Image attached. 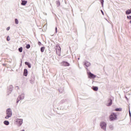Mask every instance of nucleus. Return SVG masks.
<instances>
[{
    "mask_svg": "<svg viewBox=\"0 0 131 131\" xmlns=\"http://www.w3.org/2000/svg\"><path fill=\"white\" fill-rule=\"evenodd\" d=\"M7 116L5 117L6 119H9L12 116V110L8 108L6 111Z\"/></svg>",
    "mask_w": 131,
    "mask_h": 131,
    "instance_id": "nucleus-1",
    "label": "nucleus"
},
{
    "mask_svg": "<svg viewBox=\"0 0 131 131\" xmlns=\"http://www.w3.org/2000/svg\"><path fill=\"white\" fill-rule=\"evenodd\" d=\"M110 120L111 121H113L114 120H116V119H117V115L114 113H112L110 116Z\"/></svg>",
    "mask_w": 131,
    "mask_h": 131,
    "instance_id": "nucleus-2",
    "label": "nucleus"
},
{
    "mask_svg": "<svg viewBox=\"0 0 131 131\" xmlns=\"http://www.w3.org/2000/svg\"><path fill=\"white\" fill-rule=\"evenodd\" d=\"M15 122L16 124L18 125V126H20V125H22V124L23 123V119H16L15 120Z\"/></svg>",
    "mask_w": 131,
    "mask_h": 131,
    "instance_id": "nucleus-3",
    "label": "nucleus"
},
{
    "mask_svg": "<svg viewBox=\"0 0 131 131\" xmlns=\"http://www.w3.org/2000/svg\"><path fill=\"white\" fill-rule=\"evenodd\" d=\"M56 54L57 55H60V54H61V47H60V46L59 45H56Z\"/></svg>",
    "mask_w": 131,
    "mask_h": 131,
    "instance_id": "nucleus-4",
    "label": "nucleus"
},
{
    "mask_svg": "<svg viewBox=\"0 0 131 131\" xmlns=\"http://www.w3.org/2000/svg\"><path fill=\"white\" fill-rule=\"evenodd\" d=\"M100 126H101V128H102V129L106 130V127L107 126V124H106V123H105L104 122H102L100 123Z\"/></svg>",
    "mask_w": 131,
    "mask_h": 131,
    "instance_id": "nucleus-5",
    "label": "nucleus"
},
{
    "mask_svg": "<svg viewBox=\"0 0 131 131\" xmlns=\"http://www.w3.org/2000/svg\"><path fill=\"white\" fill-rule=\"evenodd\" d=\"M61 66H63L64 67H67L68 66H70V64L67 62V61H62L61 63H60Z\"/></svg>",
    "mask_w": 131,
    "mask_h": 131,
    "instance_id": "nucleus-6",
    "label": "nucleus"
},
{
    "mask_svg": "<svg viewBox=\"0 0 131 131\" xmlns=\"http://www.w3.org/2000/svg\"><path fill=\"white\" fill-rule=\"evenodd\" d=\"M89 78H96V75H94L93 74H92V73L90 72L89 73Z\"/></svg>",
    "mask_w": 131,
    "mask_h": 131,
    "instance_id": "nucleus-7",
    "label": "nucleus"
},
{
    "mask_svg": "<svg viewBox=\"0 0 131 131\" xmlns=\"http://www.w3.org/2000/svg\"><path fill=\"white\" fill-rule=\"evenodd\" d=\"M112 104V100L111 99H108L107 101V104H106L107 106H111Z\"/></svg>",
    "mask_w": 131,
    "mask_h": 131,
    "instance_id": "nucleus-8",
    "label": "nucleus"
},
{
    "mask_svg": "<svg viewBox=\"0 0 131 131\" xmlns=\"http://www.w3.org/2000/svg\"><path fill=\"white\" fill-rule=\"evenodd\" d=\"M28 74V71H27V69H25L24 72V76H27Z\"/></svg>",
    "mask_w": 131,
    "mask_h": 131,
    "instance_id": "nucleus-9",
    "label": "nucleus"
},
{
    "mask_svg": "<svg viewBox=\"0 0 131 131\" xmlns=\"http://www.w3.org/2000/svg\"><path fill=\"white\" fill-rule=\"evenodd\" d=\"M84 65L85 66H86V67H89L91 66V63H90V62L89 61H86L85 63H84Z\"/></svg>",
    "mask_w": 131,
    "mask_h": 131,
    "instance_id": "nucleus-10",
    "label": "nucleus"
},
{
    "mask_svg": "<svg viewBox=\"0 0 131 131\" xmlns=\"http://www.w3.org/2000/svg\"><path fill=\"white\" fill-rule=\"evenodd\" d=\"M26 4H27V1H22V3H21V6H25V5H26Z\"/></svg>",
    "mask_w": 131,
    "mask_h": 131,
    "instance_id": "nucleus-11",
    "label": "nucleus"
},
{
    "mask_svg": "<svg viewBox=\"0 0 131 131\" xmlns=\"http://www.w3.org/2000/svg\"><path fill=\"white\" fill-rule=\"evenodd\" d=\"M131 13V9H128L127 11H126V15H129V14Z\"/></svg>",
    "mask_w": 131,
    "mask_h": 131,
    "instance_id": "nucleus-12",
    "label": "nucleus"
},
{
    "mask_svg": "<svg viewBox=\"0 0 131 131\" xmlns=\"http://www.w3.org/2000/svg\"><path fill=\"white\" fill-rule=\"evenodd\" d=\"M4 123L5 125H9V124H10V122L8 121H4Z\"/></svg>",
    "mask_w": 131,
    "mask_h": 131,
    "instance_id": "nucleus-13",
    "label": "nucleus"
},
{
    "mask_svg": "<svg viewBox=\"0 0 131 131\" xmlns=\"http://www.w3.org/2000/svg\"><path fill=\"white\" fill-rule=\"evenodd\" d=\"M45 49H46V47H41L40 48V51H41V53H43V52H45Z\"/></svg>",
    "mask_w": 131,
    "mask_h": 131,
    "instance_id": "nucleus-14",
    "label": "nucleus"
},
{
    "mask_svg": "<svg viewBox=\"0 0 131 131\" xmlns=\"http://www.w3.org/2000/svg\"><path fill=\"white\" fill-rule=\"evenodd\" d=\"M121 110H122L121 108H117L115 110V111H121Z\"/></svg>",
    "mask_w": 131,
    "mask_h": 131,
    "instance_id": "nucleus-15",
    "label": "nucleus"
},
{
    "mask_svg": "<svg viewBox=\"0 0 131 131\" xmlns=\"http://www.w3.org/2000/svg\"><path fill=\"white\" fill-rule=\"evenodd\" d=\"M18 51H19V52H20V53H22V52L23 51V48L20 47V48L18 49Z\"/></svg>",
    "mask_w": 131,
    "mask_h": 131,
    "instance_id": "nucleus-16",
    "label": "nucleus"
},
{
    "mask_svg": "<svg viewBox=\"0 0 131 131\" xmlns=\"http://www.w3.org/2000/svg\"><path fill=\"white\" fill-rule=\"evenodd\" d=\"M56 5H57V7H60V1H57Z\"/></svg>",
    "mask_w": 131,
    "mask_h": 131,
    "instance_id": "nucleus-17",
    "label": "nucleus"
},
{
    "mask_svg": "<svg viewBox=\"0 0 131 131\" xmlns=\"http://www.w3.org/2000/svg\"><path fill=\"white\" fill-rule=\"evenodd\" d=\"M93 90L94 91H98V90H99V89L98 88V87H94V88H93Z\"/></svg>",
    "mask_w": 131,
    "mask_h": 131,
    "instance_id": "nucleus-18",
    "label": "nucleus"
},
{
    "mask_svg": "<svg viewBox=\"0 0 131 131\" xmlns=\"http://www.w3.org/2000/svg\"><path fill=\"white\" fill-rule=\"evenodd\" d=\"M15 24H19V21L18 20V19L17 18H15Z\"/></svg>",
    "mask_w": 131,
    "mask_h": 131,
    "instance_id": "nucleus-19",
    "label": "nucleus"
},
{
    "mask_svg": "<svg viewBox=\"0 0 131 131\" xmlns=\"http://www.w3.org/2000/svg\"><path fill=\"white\" fill-rule=\"evenodd\" d=\"M26 49H30V45L28 44L26 47Z\"/></svg>",
    "mask_w": 131,
    "mask_h": 131,
    "instance_id": "nucleus-20",
    "label": "nucleus"
},
{
    "mask_svg": "<svg viewBox=\"0 0 131 131\" xmlns=\"http://www.w3.org/2000/svg\"><path fill=\"white\" fill-rule=\"evenodd\" d=\"M10 36H7V40L8 41H10Z\"/></svg>",
    "mask_w": 131,
    "mask_h": 131,
    "instance_id": "nucleus-21",
    "label": "nucleus"
},
{
    "mask_svg": "<svg viewBox=\"0 0 131 131\" xmlns=\"http://www.w3.org/2000/svg\"><path fill=\"white\" fill-rule=\"evenodd\" d=\"M127 19H129V20H131V16L129 15L127 16Z\"/></svg>",
    "mask_w": 131,
    "mask_h": 131,
    "instance_id": "nucleus-22",
    "label": "nucleus"
},
{
    "mask_svg": "<svg viewBox=\"0 0 131 131\" xmlns=\"http://www.w3.org/2000/svg\"><path fill=\"white\" fill-rule=\"evenodd\" d=\"M28 67L29 68H31V64H30V63H29V64H28Z\"/></svg>",
    "mask_w": 131,
    "mask_h": 131,
    "instance_id": "nucleus-23",
    "label": "nucleus"
},
{
    "mask_svg": "<svg viewBox=\"0 0 131 131\" xmlns=\"http://www.w3.org/2000/svg\"><path fill=\"white\" fill-rule=\"evenodd\" d=\"M25 64H26V65H29V62H25Z\"/></svg>",
    "mask_w": 131,
    "mask_h": 131,
    "instance_id": "nucleus-24",
    "label": "nucleus"
},
{
    "mask_svg": "<svg viewBox=\"0 0 131 131\" xmlns=\"http://www.w3.org/2000/svg\"><path fill=\"white\" fill-rule=\"evenodd\" d=\"M38 45L39 46H40V45H41V42H38Z\"/></svg>",
    "mask_w": 131,
    "mask_h": 131,
    "instance_id": "nucleus-25",
    "label": "nucleus"
},
{
    "mask_svg": "<svg viewBox=\"0 0 131 131\" xmlns=\"http://www.w3.org/2000/svg\"><path fill=\"white\" fill-rule=\"evenodd\" d=\"M103 3H104V0H101V3L103 4Z\"/></svg>",
    "mask_w": 131,
    "mask_h": 131,
    "instance_id": "nucleus-26",
    "label": "nucleus"
},
{
    "mask_svg": "<svg viewBox=\"0 0 131 131\" xmlns=\"http://www.w3.org/2000/svg\"><path fill=\"white\" fill-rule=\"evenodd\" d=\"M7 30H8V31L10 30V27H8L7 28Z\"/></svg>",
    "mask_w": 131,
    "mask_h": 131,
    "instance_id": "nucleus-27",
    "label": "nucleus"
},
{
    "mask_svg": "<svg viewBox=\"0 0 131 131\" xmlns=\"http://www.w3.org/2000/svg\"><path fill=\"white\" fill-rule=\"evenodd\" d=\"M55 30H56V33H57V27H56Z\"/></svg>",
    "mask_w": 131,
    "mask_h": 131,
    "instance_id": "nucleus-28",
    "label": "nucleus"
},
{
    "mask_svg": "<svg viewBox=\"0 0 131 131\" xmlns=\"http://www.w3.org/2000/svg\"><path fill=\"white\" fill-rule=\"evenodd\" d=\"M19 102V100H17V103H18Z\"/></svg>",
    "mask_w": 131,
    "mask_h": 131,
    "instance_id": "nucleus-29",
    "label": "nucleus"
},
{
    "mask_svg": "<svg viewBox=\"0 0 131 131\" xmlns=\"http://www.w3.org/2000/svg\"><path fill=\"white\" fill-rule=\"evenodd\" d=\"M130 24H131V19H130Z\"/></svg>",
    "mask_w": 131,
    "mask_h": 131,
    "instance_id": "nucleus-30",
    "label": "nucleus"
},
{
    "mask_svg": "<svg viewBox=\"0 0 131 131\" xmlns=\"http://www.w3.org/2000/svg\"><path fill=\"white\" fill-rule=\"evenodd\" d=\"M21 131H25V130H21Z\"/></svg>",
    "mask_w": 131,
    "mask_h": 131,
    "instance_id": "nucleus-31",
    "label": "nucleus"
}]
</instances>
